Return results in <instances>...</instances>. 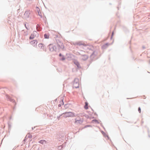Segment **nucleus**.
Returning <instances> with one entry per match:
<instances>
[{"instance_id": "nucleus-1", "label": "nucleus", "mask_w": 150, "mask_h": 150, "mask_svg": "<svg viewBox=\"0 0 150 150\" xmlns=\"http://www.w3.org/2000/svg\"><path fill=\"white\" fill-rule=\"evenodd\" d=\"M49 48L50 51L53 52L56 49V47L52 44H50L48 46Z\"/></svg>"}, {"instance_id": "nucleus-2", "label": "nucleus", "mask_w": 150, "mask_h": 150, "mask_svg": "<svg viewBox=\"0 0 150 150\" xmlns=\"http://www.w3.org/2000/svg\"><path fill=\"white\" fill-rule=\"evenodd\" d=\"M83 121V118H79V119L78 118L75 119V123L77 124H81Z\"/></svg>"}, {"instance_id": "nucleus-3", "label": "nucleus", "mask_w": 150, "mask_h": 150, "mask_svg": "<svg viewBox=\"0 0 150 150\" xmlns=\"http://www.w3.org/2000/svg\"><path fill=\"white\" fill-rule=\"evenodd\" d=\"M30 12L29 11H26L24 15V17L25 18H27L30 16Z\"/></svg>"}, {"instance_id": "nucleus-4", "label": "nucleus", "mask_w": 150, "mask_h": 150, "mask_svg": "<svg viewBox=\"0 0 150 150\" xmlns=\"http://www.w3.org/2000/svg\"><path fill=\"white\" fill-rule=\"evenodd\" d=\"M37 35H38V34L36 31L33 32V33L30 36V39H33Z\"/></svg>"}, {"instance_id": "nucleus-5", "label": "nucleus", "mask_w": 150, "mask_h": 150, "mask_svg": "<svg viewBox=\"0 0 150 150\" xmlns=\"http://www.w3.org/2000/svg\"><path fill=\"white\" fill-rule=\"evenodd\" d=\"M36 10L37 12L38 13V15H39L41 17H42V13L40 11V8L37 7L36 8Z\"/></svg>"}, {"instance_id": "nucleus-6", "label": "nucleus", "mask_w": 150, "mask_h": 150, "mask_svg": "<svg viewBox=\"0 0 150 150\" xmlns=\"http://www.w3.org/2000/svg\"><path fill=\"white\" fill-rule=\"evenodd\" d=\"M37 43L36 40H33L31 41L30 42V44L33 46H35L36 45Z\"/></svg>"}, {"instance_id": "nucleus-7", "label": "nucleus", "mask_w": 150, "mask_h": 150, "mask_svg": "<svg viewBox=\"0 0 150 150\" xmlns=\"http://www.w3.org/2000/svg\"><path fill=\"white\" fill-rule=\"evenodd\" d=\"M65 115L67 117H71L72 116L73 114L71 112H66L65 113Z\"/></svg>"}, {"instance_id": "nucleus-8", "label": "nucleus", "mask_w": 150, "mask_h": 150, "mask_svg": "<svg viewBox=\"0 0 150 150\" xmlns=\"http://www.w3.org/2000/svg\"><path fill=\"white\" fill-rule=\"evenodd\" d=\"M73 86L75 88H77L79 86V84L78 83H76L74 82L73 83Z\"/></svg>"}, {"instance_id": "nucleus-9", "label": "nucleus", "mask_w": 150, "mask_h": 150, "mask_svg": "<svg viewBox=\"0 0 150 150\" xmlns=\"http://www.w3.org/2000/svg\"><path fill=\"white\" fill-rule=\"evenodd\" d=\"M38 46L39 47L44 49L45 48V46L43 45L42 43H40L38 45Z\"/></svg>"}, {"instance_id": "nucleus-10", "label": "nucleus", "mask_w": 150, "mask_h": 150, "mask_svg": "<svg viewBox=\"0 0 150 150\" xmlns=\"http://www.w3.org/2000/svg\"><path fill=\"white\" fill-rule=\"evenodd\" d=\"M85 105L84 106V108L86 109H88V103L87 102H86L85 103Z\"/></svg>"}, {"instance_id": "nucleus-11", "label": "nucleus", "mask_w": 150, "mask_h": 150, "mask_svg": "<svg viewBox=\"0 0 150 150\" xmlns=\"http://www.w3.org/2000/svg\"><path fill=\"white\" fill-rule=\"evenodd\" d=\"M44 37L45 38L48 39L49 38V34H45L44 35Z\"/></svg>"}, {"instance_id": "nucleus-12", "label": "nucleus", "mask_w": 150, "mask_h": 150, "mask_svg": "<svg viewBox=\"0 0 150 150\" xmlns=\"http://www.w3.org/2000/svg\"><path fill=\"white\" fill-rule=\"evenodd\" d=\"M39 142L41 144H43L45 142V140H41Z\"/></svg>"}, {"instance_id": "nucleus-13", "label": "nucleus", "mask_w": 150, "mask_h": 150, "mask_svg": "<svg viewBox=\"0 0 150 150\" xmlns=\"http://www.w3.org/2000/svg\"><path fill=\"white\" fill-rule=\"evenodd\" d=\"M59 46L62 49H64V46L62 45L61 46L59 45Z\"/></svg>"}, {"instance_id": "nucleus-14", "label": "nucleus", "mask_w": 150, "mask_h": 150, "mask_svg": "<svg viewBox=\"0 0 150 150\" xmlns=\"http://www.w3.org/2000/svg\"><path fill=\"white\" fill-rule=\"evenodd\" d=\"M75 63L77 65L78 67H79V64L77 62H76V63Z\"/></svg>"}, {"instance_id": "nucleus-15", "label": "nucleus", "mask_w": 150, "mask_h": 150, "mask_svg": "<svg viewBox=\"0 0 150 150\" xmlns=\"http://www.w3.org/2000/svg\"><path fill=\"white\" fill-rule=\"evenodd\" d=\"M138 111L139 113H140L141 112V108L140 107H139L138 108Z\"/></svg>"}, {"instance_id": "nucleus-16", "label": "nucleus", "mask_w": 150, "mask_h": 150, "mask_svg": "<svg viewBox=\"0 0 150 150\" xmlns=\"http://www.w3.org/2000/svg\"><path fill=\"white\" fill-rule=\"evenodd\" d=\"M105 45H107V46H108V44H106Z\"/></svg>"}, {"instance_id": "nucleus-17", "label": "nucleus", "mask_w": 150, "mask_h": 150, "mask_svg": "<svg viewBox=\"0 0 150 150\" xmlns=\"http://www.w3.org/2000/svg\"><path fill=\"white\" fill-rule=\"evenodd\" d=\"M64 58H63V60H64Z\"/></svg>"}]
</instances>
